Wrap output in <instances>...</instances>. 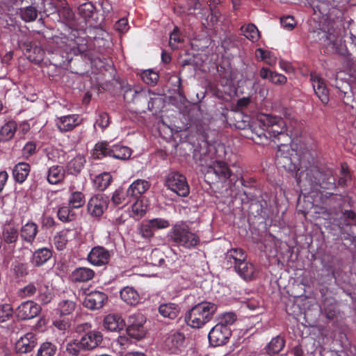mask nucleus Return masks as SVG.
Segmentation results:
<instances>
[{"label": "nucleus", "mask_w": 356, "mask_h": 356, "mask_svg": "<svg viewBox=\"0 0 356 356\" xmlns=\"http://www.w3.org/2000/svg\"><path fill=\"white\" fill-rule=\"evenodd\" d=\"M3 240L6 243H15L18 238V232L14 227H6L3 232Z\"/></svg>", "instance_id": "42"}, {"label": "nucleus", "mask_w": 356, "mask_h": 356, "mask_svg": "<svg viewBox=\"0 0 356 356\" xmlns=\"http://www.w3.org/2000/svg\"><path fill=\"white\" fill-rule=\"evenodd\" d=\"M103 340V335L97 330L90 331L84 334L79 341L81 349L92 350L97 347Z\"/></svg>", "instance_id": "12"}, {"label": "nucleus", "mask_w": 356, "mask_h": 356, "mask_svg": "<svg viewBox=\"0 0 356 356\" xmlns=\"http://www.w3.org/2000/svg\"><path fill=\"white\" fill-rule=\"evenodd\" d=\"M110 253L104 248L97 246L93 248L88 254V259L95 266H102L108 262Z\"/></svg>", "instance_id": "15"}, {"label": "nucleus", "mask_w": 356, "mask_h": 356, "mask_svg": "<svg viewBox=\"0 0 356 356\" xmlns=\"http://www.w3.org/2000/svg\"><path fill=\"white\" fill-rule=\"evenodd\" d=\"M130 197L127 196V191H124L122 188H119L113 193L112 201L115 204H127L129 202Z\"/></svg>", "instance_id": "43"}, {"label": "nucleus", "mask_w": 356, "mask_h": 356, "mask_svg": "<svg viewBox=\"0 0 356 356\" xmlns=\"http://www.w3.org/2000/svg\"><path fill=\"white\" fill-rule=\"evenodd\" d=\"M183 40L180 38L177 28L174 29V31L171 33L169 40V44L172 49H177L179 47V44L181 43Z\"/></svg>", "instance_id": "55"}, {"label": "nucleus", "mask_w": 356, "mask_h": 356, "mask_svg": "<svg viewBox=\"0 0 356 356\" xmlns=\"http://www.w3.org/2000/svg\"><path fill=\"white\" fill-rule=\"evenodd\" d=\"M259 75L263 79H268L275 85L282 86L286 83L287 78L278 72H273L268 68L262 67L259 71Z\"/></svg>", "instance_id": "26"}, {"label": "nucleus", "mask_w": 356, "mask_h": 356, "mask_svg": "<svg viewBox=\"0 0 356 356\" xmlns=\"http://www.w3.org/2000/svg\"><path fill=\"white\" fill-rule=\"evenodd\" d=\"M131 216L128 213L122 209H118L115 211V216L113 217L111 221L113 224L117 225H122Z\"/></svg>", "instance_id": "51"}, {"label": "nucleus", "mask_w": 356, "mask_h": 356, "mask_svg": "<svg viewBox=\"0 0 356 356\" xmlns=\"http://www.w3.org/2000/svg\"><path fill=\"white\" fill-rule=\"evenodd\" d=\"M81 118L79 115L70 114L57 117L55 119V124L60 132H67L73 130L76 127L80 124Z\"/></svg>", "instance_id": "10"}, {"label": "nucleus", "mask_w": 356, "mask_h": 356, "mask_svg": "<svg viewBox=\"0 0 356 356\" xmlns=\"http://www.w3.org/2000/svg\"><path fill=\"white\" fill-rule=\"evenodd\" d=\"M247 259L245 252L239 248H232L225 254V260L234 268Z\"/></svg>", "instance_id": "25"}, {"label": "nucleus", "mask_w": 356, "mask_h": 356, "mask_svg": "<svg viewBox=\"0 0 356 356\" xmlns=\"http://www.w3.org/2000/svg\"><path fill=\"white\" fill-rule=\"evenodd\" d=\"M255 56L257 59L264 61L266 64L273 66L276 64L277 58L270 51L259 48L255 51Z\"/></svg>", "instance_id": "37"}, {"label": "nucleus", "mask_w": 356, "mask_h": 356, "mask_svg": "<svg viewBox=\"0 0 356 356\" xmlns=\"http://www.w3.org/2000/svg\"><path fill=\"white\" fill-rule=\"evenodd\" d=\"M13 308L9 304L0 305V323L8 321L13 316Z\"/></svg>", "instance_id": "50"}, {"label": "nucleus", "mask_w": 356, "mask_h": 356, "mask_svg": "<svg viewBox=\"0 0 356 356\" xmlns=\"http://www.w3.org/2000/svg\"><path fill=\"white\" fill-rule=\"evenodd\" d=\"M38 233V226L33 222H27L20 229L21 239L29 243L33 244Z\"/></svg>", "instance_id": "21"}, {"label": "nucleus", "mask_w": 356, "mask_h": 356, "mask_svg": "<svg viewBox=\"0 0 356 356\" xmlns=\"http://www.w3.org/2000/svg\"><path fill=\"white\" fill-rule=\"evenodd\" d=\"M120 298L123 302L129 305H136L140 300L138 291L131 286H125L121 289Z\"/></svg>", "instance_id": "27"}, {"label": "nucleus", "mask_w": 356, "mask_h": 356, "mask_svg": "<svg viewBox=\"0 0 356 356\" xmlns=\"http://www.w3.org/2000/svg\"><path fill=\"white\" fill-rule=\"evenodd\" d=\"M56 346L51 342L42 343L37 352V356H54L56 352Z\"/></svg>", "instance_id": "41"}, {"label": "nucleus", "mask_w": 356, "mask_h": 356, "mask_svg": "<svg viewBox=\"0 0 356 356\" xmlns=\"http://www.w3.org/2000/svg\"><path fill=\"white\" fill-rule=\"evenodd\" d=\"M217 308L216 304L210 302L198 303L186 314V322L193 328H200L211 320Z\"/></svg>", "instance_id": "1"}, {"label": "nucleus", "mask_w": 356, "mask_h": 356, "mask_svg": "<svg viewBox=\"0 0 356 356\" xmlns=\"http://www.w3.org/2000/svg\"><path fill=\"white\" fill-rule=\"evenodd\" d=\"M61 152L58 149L51 148L48 149L47 156L49 160L56 161L59 160Z\"/></svg>", "instance_id": "61"}, {"label": "nucleus", "mask_w": 356, "mask_h": 356, "mask_svg": "<svg viewBox=\"0 0 356 356\" xmlns=\"http://www.w3.org/2000/svg\"><path fill=\"white\" fill-rule=\"evenodd\" d=\"M103 325L108 331L119 332L124 327L125 322L120 315L110 314L105 316Z\"/></svg>", "instance_id": "20"}, {"label": "nucleus", "mask_w": 356, "mask_h": 356, "mask_svg": "<svg viewBox=\"0 0 356 356\" xmlns=\"http://www.w3.org/2000/svg\"><path fill=\"white\" fill-rule=\"evenodd\" d=\"M159 74L151 70H145L141 74L143 81L148 85L156 84L159 80Z\"/></svg>", "instance_id": "46"}, {"label": "nucleus", "mask_w": 356, "mask_h": 356, "mask_svg": "<svg viewBox=\"0 0 356 356\" xmlns=\"http://www.w3.org/2000/svg\"><path fill=\"white\" fill-rule=\"evenodd\" d=\"M36 344L37 338L35 334L28 332L16 341L15 349L18 353H28L33 350Z\"/></svg>", "instance_id": "13"}, {"label": "nucleus", "mask_w": 356, "mask_h": 356, "mask_svg": "<svg viewBox=\"0 0 356 356\" xmlns=\"http://www.w3.org/2000/svg\"><path fill=\"white\" fill-rule=\"evenodd\" d=\"M323 313L328 320H333L337 313L335 304L330 300H326L323 305Z\"/></svg>", "instance_id": "45"}, {"label": "nucleus", "mask_w": 356, "mask_h": 356, "mask_svg": "<svg viewBox=\"0 0 356 356\" xmlns=\"http://www.w3.org/2000/svg\"><path fill=\"white\" fill-rule=\"evenodd\" d=\"M21 16L26 22L34 21L38 16V10L33 6H28L21 10Z\"/></svg>", "instance_id": "49"}, {"label": "nucleus", "mask_w": 356, "mask_h": 356, "mask_svg": "<svg viewBox=\"0 0 356 356\" xmlns=\"http://www.w3.org/2000/svg\"><path fill=\"white\" fill-rule=\"evenodd\" d=\"M180 312L179 307L175 303L161 304L159 307V314L163 317L171 320L175 319Z\"/></svg>", "instance_id": "30"}, {"label": "nucleus", "mask_w": 356, "mask_h": 356, "mask_svg": "<svg viewBox=\"0 0 356 356\" xmlns=\"http://www.w3.org/2000/svg\"><path fill=\"white\" fill-rule=\"evenodd\" d=\"M279 66H280V68L284 71L286 73H293V71H294V69L292 66V65L291 64V63L286 61V60H282L281 59L280 61H279Z\"/></svg>", "instance_id": "62"}, {"label": "nucleus", "mask_w": 356, "mask_h": 356, "mask_svg": "<svg viewBox=\"0 0 356 356\" xmlns=\"http://www.w3.org/2000/svg\"><path fill=\"white\" fill-rule=\"evenodd\" d=\"M95 183L98 185L100 190L107 188L111 181V175L108 172H104L96 177Z\"/></svg>", "instance_id": "47"}, {"label": "nucleus", "mask_w": 356, "mask_h": 356, "mask_svg": "<svg viewBox=\"0 0 356 356\" xmlns=\"http://www.w3.org/2000/svg\"><path fill=\"white\" fill-rule=\"evenodd\" d=\"M30 165L27 163H19L14 167L13 170V175L15 180L22 184L23 183L27 178L29 172H30Z\"/></svg>", "instance_id": "29"}, {"label": "nucleus", "mask_w": 356, "mask_h": 356, "mask_svg": "<svg viewBox=\"0 0 356 356\" xmlns=\"http://www.w3.org/2000/svg\"><path fill=\"white\" fill-rule=\"evenodd\" d=\"M75 309V302L69 300H63L58 303L57 311L61 316L69 315Z\"/></svg>", "instance_id": "40"}, {"label": "nucleus", "mask_w": 356, "mask_h": 356, "mask_svg": "<svg viewBox=\"0 0 356 356\" xmlns=\"http://www.w3.org/2000/svg\"><path fill=\"white\" fill-rule=\"evenodd\" d=\"M149 220L153 226L154 231L168 228L170 225L168 220L161 218H155Z\"/></svg>", "instance_id": "53"}, {"label": "nucleus", "mask_w": 356, "mask_h": 356, "mask_svg": "<svg viewBox=\"0 0 356 356\" xmlns=\"http://www.w3.org/2000/svg\"><path fill=\"white\" fill-rule=\"evenodd\" d=\"M145 321V317L140 313L130 315L128 318V334L137 340L142 339L145 334L143 327Z\"/></svg>", "instance_id": "7"}, {"label": "nucleus", "mask_w": 356, "mask_h": 356, "mask_svg": "<svg viewBox=\"0 0 356 356\" xmlns=\"http://www.w3.org/2000/svg\"><path fill=\"white\" fill-rule=\"evenodd\" d=\"M106 208V201L102 195H95L88 203V212L92 216H102Z\"/></svg>", "instance_id": "19"}, {"label": "nucleus", "mask_w": 356, "mask_h": 356, "mask_svg": "<svg viewBox=\"0 0 356 356\" xmlns=\"http://www.w3.org/2000/svg\"><path fill=\"white\" fill-rule=\"evenodd\" d=\"M92 155L98 159L109 156L116 159L126 160L131 156V150L127 146L111 145L107 142H101L95 145Z\"/></svg>", "instance_id": "3"}, {"label": "nucleus", "mask_w": 356, "mask_h": 356, "mask_svg": "<svg viewBox=\"0 0 356 356\" xmlns=\"http://www.w3.org/2000/svg\"><path fill=\"white\" fill-rule=\"evenodd\" d=\"M154 232L153 226L149 220L143 222L139 228V232L142 237L147 239L153 237Z\"/></svg>", "instance_id": "44"}, {"label": "nucleus", "mask_w": 356, "mask_h": 356, "mask_svg": "<svg viewBox=\"0 0 356 356\" xmlns=\"http://www.w3.org/2000/svg\"><path fill=\"white\" fill-rule=\"evenodd\" d=\"M79 13L91 26L94 24L93 22H95V15L96 13L95 12V6L91 2H87L81 5L79 7Z\"/></svg>", "instance_id": "33"}, {"label": "nucleus", "mask_w": 356, "mask_h": 356, "mask_svg": "<svg viewBox=\"0 0 356 356\" xmlns=\"http://www.w3.org/2000/svg\"><path fill=\"white\" fill-rule=\"evenodd\" d=\"M185 337L180 332H173L168 335L165 340V348L171 353H177L184 348Z\"/></svg>", "instance_id": "17"}, {"label": "nucleus", "mask_w": 356, "mask_h": 356, "mask_svg": "<svg viewBox=\"0 0 356 356\" xmlns=\"http://www.w3.org/2000/svg\"><path fill=\"white\" fill-rule=\"evenodd\" d=\"M108 124H109L108 115L104 112L99 113L96 120L95 125H97L100 128L104 129L106 127H107L108 126Z\"/></svg>", "instance_id": "56"}, {"label": "nucleus", "mask_w": 356, "mask_h": 356, "mask_svg": "<svg viewBox=\"0 0 356 356\" xmlns=\"http://www.w3.org/2000/svg\"><path fill=\"white\" fill-rule=\"evenodd\" d=\"M115 29L120 32H125L128 30V22L125 18L119 19L115 24Z\"/></svg>", "instance_id": "60"}, {"label": "nucleus", "mask_w": 356, "mask_h": 356, "mask_svg": "<svg viewBox=\"0 0 356 356\" xmlns=\"http://www.w3.org/2000/svg\"><path fill=\"white\" fill-rule=\"evenodd\" d=\"M86 162V158L78 154L67 163L66 171L70 175H77L83 168Z\"/></svg>", "instance_id": "28"}, {"label": "nucleus", "mask_w": 356, "mask_h": 356, "mask_svg": "<svg viewBox=\"0 0 356 356\" xmlns=\"http://www.w3.org/2000/svg\"><path fill=\"white\" fill-rule=\"evenodd\" d=\"M208 167L207 173L212 172L218 179H227L231 176V171L227 165L221 161L216 160L211 161L207 165Z\"/></svg>", "instance_id": "18"}, {"label": "nucleus", "mask_w": 356, "mask_h": 356, "mask_svg": "<svg viewBox=\"0 0 356 356\" xmlns=\"http://www.w3.org/2000/svg\"><path fill=\"white\" fill-rule=\"evenodd\" d=\"M37 291V288L33 284H29L24 286L21 291V295L24 297L33 296Z\"/></svg>", "instance_id": "59"}, {"label": "nucleus", "mask_w": 356, "mask_h": 356, "mask_svg": "<svg viewBox=\"0 0 356 356\" xmlns=\"http://www.w3.org/2000/svg\"><path fill=\"white\" fill-rule=\"evenodd\" d=\"M284 340L280 337L273 338L267 346V353L274 356L278 354L284 346Z\"/></svg>", "instance_id": "35"}, {"label": "nucleus", "mask_w": 356, "mask_h": 356, "mask_svg": "<svg viewBox=\"0 0 356 356\" xmlns=\"http://www.w3.org/2000/svg\"><path fill=\"white\" fill-rule=\"evenodd\" d=\"M149 181L145 179H136L127 190V196L139 197L150 188Z\"/></svg>", "instance_id": "22"}, {"label": "nucleus", "mask_w": 356, "mask_h": 356, "mask_svg": "<svg viewBox=\"0 0 356 356\" xmlns=\"http://www.w3.org/2000/svg\"><path fill=\"white\" fill-rule=\"evenodd\" d=\"M165 186L181 197H186L190 192L185 176L177 172H171L166 175Z\"/></svg>", "instance_id": "6"}, {"label": "nucleus", "mask_w": 356, "mask_h": 356, "mask_svg": "<svg viewBox=\"0 0 356 356\" xmlns=\"http://www.w3.org/2000/svg\"><path fill=\"white\" fill-rule=\"evenodd\" d=\"M70 208V207L63 206L58 209L57 216L60 220L68 222L72 220L74 215Z\"/></svg>", "instance_id": "48"}, {"label": "nucleus", "mask_w": 356, "mask_h": 356, "mask_svg": "<svg viewBox=\"0 0 356 356\" xmlns=\"http://www.w3.org/2000/svg\"><path fill=\"white\" fill-rule=\"evenodd\" d=\"M76 232L72 229H63L56 233L53 238V243L58 250H63L67 243L75 237Z\"/></svg>", "instance_id": "16"}, {"label": "nucleus", "mask_w": 356, "mask_h": 356, "mask_svg": "<svg viewBox=\"0 0 356 356\" xmlns=\"http://www.w3.org/2000/svg\"><path fill=\"white\" fill-rule=\"evenodd\" d=\"M236 319V315L232 312H227L220 315L219 322L217 324H221L226 327H229Z\"/></svg>", "instance_id": "52"}, {"label": "nucleus", "mask_w": 356, "mask_h": 356, "mask_svg": "<svg viewBox=\"0 0 356 356\" xmlns=\"http://www.w3.org/2000/svg\"><path fill=\"white\" fill-rule=\"evenodd\" d=\"M81 348L79 346V341L78 342H73V343H69L67 345V351L72 355H77L79 353V349Z\"/></svg>", "instance_id": "63"}, {"label": "nucleus", "mask_w": 356, "mask_h": 356, "mask_svg": "<svg viewBox=\"0 0 356 356\" xmlns=\"http://www.w3.org/2000/svg\"><path fill=\"white\" fill-rule=\"evenodd\" d=\"M95 273L88 268H78L72 273V280L74 282H83L90 280L93 278Z\"/></svg>", "instance_id": "32"}, {"label": "nucleus", "mask_w": 356, "mask_h": 356, "mask_svg": "<svg viewBox=\"0 0 356 356\" xmlns=\"http://www.w3.org/2000/svg\"><path fill=\"white\" fill-rule=\"evenodd\" d=\"M40 307L33 301H26L20 304L16 309L17 318L28 320L35 318L40 312Z\"/></svg>", "instance_id": "11"}, {"label": "nucleus", "mask_w": 356, "mask_h": 356, "mask_svg": "<svg viewBox=\"0 0 356 356\" xmlns=\"http://www.w3.org/2000/svg\"><path fill=\"white\" fill-rule=\"evenodd\" d=\"M171 241L177 246L191 249L200 242V238L184 224L175 225L170 233Z\"/></svg>", "instance_id": "2"}, {"label": "nucleus", "mask_w": 356, "mask_h": 356, "mask_svg": "<svg viewBox=\"0 0 356 356\" xmlns=\"http://www.w3.org/2000/svg\"><path fill=\"white\" fill-rule=\"evenodd\" d=\"M232 335L229 327L216 324L209 332V343L213 346H220L225 344Z\"/></svg>", "instance_id": "8"}, {"label": "nucleus", "mask_w": 356, "mask_h": 356, "mask_svg": "<svg viewBox=\"0 0 356 356\" xmlns=\"http://www.w3.org/2000/svg\"><path fill=\"white\" fill-rule=\"evenodd\" d=\"M52 256L51 252L48 248H41L36 250L32 259L33 264L36 266H40L46 263Z\"/></svg>", "instance_id": "34"}, {"label": "nucleus", "mask_w": 356, "mask_h": 356, "mask_svg": "<svg viewBox=\"0 0 356 356\" xmlns=\"http://www.w3.org/2000/svg\"><path fill=\"white\" fill-rule=\"evenodd\" d=\"M133 217L137 219L142 218L147 211V206L143 200L138 197L131 206Z\"/></svg>", "instance_id": "39"}, {"label": "nucleus", "mask_w": 356, "mask_h": 356, "mask_svg": "<svg viewBox=\"0 0 356 356\" xmlns=\"http://www.w3.org/2000/svg\"><path fill=\"white\" fill-rule=\"evenodd\" d=\"M69 205L72 209H79L86 202L84 195L80 191L72 192L68 200Z\"/></svg>", "instance_id": "38"}, {"label": "nucleus", "mask_w": 356, "mask_h": 356, "mask_svg": "<svg viewBox=\"0 0 356 356\" xmlns=\"http://www.w3.org/2000/svg\"><path fill=\"white\" fill-rule=\"evenodd\" d=\"M241 30L243 35L252 42H256L259 38V31L253 24H248L241 26Z\"/></svg>", "instance_id": "36"}, {"label": "nucleus", "mask_w": 356, "mask_h": 356, "mask_svg": "<svg viewBox=\"0 0 356 356\" xmlns=\"http://www.w3.org/2000/svg\"><path fill=\"white\" fill-rule=\"evenodd\" d=\"M17 130V123L10 120L5 123L0 129V142L11 140Z\"/></svg>", "instance_id": "31"}, {"label": "nucleus", "mask_w": 356, "mask_h": 356, "mask_svg": "<svg viewBox=\"0 0 356 356\" xmlns=\"http://www.w3.org/2000/svg\"><path fill=\"white\" fill-rule=\"evenodd\" d=\"M107 300V296L101 291H94L87 294L83 301L84 307L94 310L103 307L105 301Z\"/></svg>", "instance_id": "14"}, {"label": "nucleus", "mask_w": 356, "mask_h": 356, "mask_svg": "<svg viewBox=\"0 0 356 356\" xmlns=\"http://www.w3.org/2000/svg\"><path fill=\"white\" fill-rule=\"evenodd\" d=\"M236 273L245 280H251L256 277L254 266L246 259L234 268Z\"/></svg>", "instance_id": "24"}, {"label": "nucleus", "mask_w": 356, "mask_h": 356, "mask_svg": "<svg viewBox=\"0 0 356 356\" xmlns=\"http://www.w3.org/2000/svg\"><path fill=\"white\" fill-rule=\"evenodd\" d=\"M54 325L59 330L64 332L66 330L69 325L67 322L64 320H56L54 321Z\"/></svg>", "instance_id": "64"}, {"label": "nucleus", "mask_w": 356, "mask_h": 356, "mask_svg": "<svg viewBox=\"0 0 356 356\" xmlns=\"http://www.w3.org/2000/svg\"><path fill=\"white\" fill-rule=\"evenodd\" d=\"M297 152L289 145L281 144L278 146L277 152V164L288 171L297 170Z\"/></svg>", "instance_id": "5"}, {"label": "nucleus", "mask_w": 356, "mask_h": 356, "mask_svg": "<svg viewBox=\"0 0 356 356\" xmlns=\"http://www.w3.org/2000/svg\"><path fill=\"white\" fill-rule=\"evenodd\" d=\"M310 81L316 96L323 104H327L329 102V90L324 79L318 74L312 72Z\"/></svg>", "instance_id": "9"}, {"label": "nucleus", "mask_w": 356, "mask_h": 356, "mask_svg": "<svg viewBox=\"0 0 356 356\" xmlns=\"http://www.w3.org/2000/svg\"><path fill=\"white\" fill-rule=\"evenodd\" d=\"M47 181L49 184L56 185L63 182L65 177V170L61 165H54L49 167L46 173Z\"/></svg>", "instance_id": "23"}, {"label": "nucleus", "mask_w": 356, "mask_h": 356, "mask_svg": "<svg viewBox=\"0 0 356 356\" xmlns=\"http://www.w3.org/2000/svg\"><path fill=\"white\" fill-rule=\"evenodd\" d=\"M259 121L264 127V130L267 132L270 138L280 136L290 140L288 135L284 134L286 122L282 118L270 114H264L259 116Z\"/></svg>", "instance_id": "4"}, {"label": "nucleus", "mask_w": 356, "mask_h": 356, "mask_svg": "<svg viewBox=\"0 0 356 356\" xmlns=\"http://www.w3.org/2000/svg\"><path fill=\"white\" fill-rule=\"evenodd\" d=\"M281 24L284 29L290 31L295 27L296 21L293 17L286 16L281 18Z\"/></svg>", "instance_id": "58"}, {"label": "nucleus", "mask_w": 356, "mask_h": 356, "mask_svg": "<svg viewBox=\"0 0 356 356\" xmlns=\"http://www.w3.org/2000/svg\"><path fill=\"white\" fill-rule=\"evenodd\" d=\"M36 145L33 142H28L22 149L23 156L29 158L35 153Z\"/></svg>", "instance_id": "57"}, {"label": "nucleus", "mask_w": 356, "mask_h": 356, "mask_svg": "<svg viewBox=\"0 0 356 356\" xmlns=\"http://www.w3.org/2000/svg\"><path fill=\"white\" fill-rule=\"evenodd\" d=\"M53 297L51 289L45 287L44 289H40L39 291L38 300L43 304H47L50 302Z\"/></svg>", "instance_id": "54"}]
</instances>
